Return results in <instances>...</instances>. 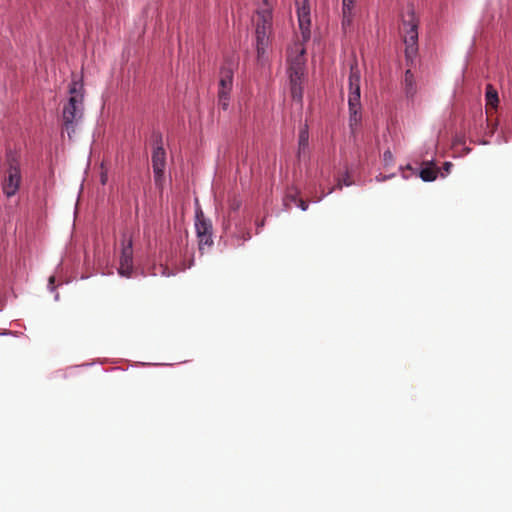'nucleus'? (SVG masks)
<instances>
[{
  "mask_svg": "<svg viewBox=\"0 0 512 512\" xmlns=\"http://www.w3.org/2000/svg\"><path fill=\"white\" fill-rule=\"evenodd\" d=\"M404 89L407 97H413L416 93L415 78L410 69H407L404 75Z\"/></svg>",
  "mask_w": 512,
  "mask_h": 512,
  "instance_id": "nucleus-11",
  "label": "nucleus"
},
{
  "mask_svg": "<svg viewBox=\"0 0 512 512\" xmlns=\"http://www.w3.org/2000/svg\"><path fill=\"white\" fill-rule=\"evenodd\" d=\"M199 238V250L210 247L213 244L212 233L197 235Z\"/></svg>",
  "mask_w": 512,
  "mask_h": 512,
  "instance_id": "nucleus-18",
  "label": "nucleus"
},
{
  "mask_svg": "<svg viewBox=\"0 0 512 512\" xmlns=\"http://www.w3.org/2000/svg\"><path fill=\"white\" fill-rule=\"evenodd\" d=\"M384 155L386 158H389V156H391V153L388 151V152H384Z\"/></svg>",
  "mask_w": 512,
  "mask_h": 512,
  "instance_id": "nucleus-27",
  "label": "nucleus"
},
{
  "mask_svg": "<svg viewBox=\"0 0 512 512\" xmlns=\"http://www.w3.org/2000/svg\"><path fill=\"white\" fill-rule=\"evenodd\" d=\"M133 272V245L132 239L123 237L118 273L123 277H131Z\"/></svg>",
  "mask_w": 512,
  "mask_h": 512,
  "instance_id": "nucleus-7",
  "label": "nucleus"
},
{
  "mask_svg": "<svg viewBox=\"0 0 512 512\" xmlns=\"http://www.w3.org/2000/svg\"><path fill=\"white\" fill-rule=\"evenodd\" d=\"M297 207H299L301 210L303 211H306L307 208H308V204L306 201H304L303 199H299L297 204H296Z\"/></svg>",
  "mask_w": 512,
  "mask_h": 512,
  "instance_id": "nucleus-22",
  "label": "nucleus"
},
{
  "mask_svg": "<svg viewBox=\"0 0 512 512\" xmlns=\"http://www.w3.org/2000/svg\"><path fill=\"white\" fill-rule=\"evenodd\" d=\"M270 28H261L260 22L256 23V49L258 59L261 61L269 44Z\"/></svg>",
  "mask_w": 512,
  "mask_h": 512,
  "instance_id": "nucleus-9",
  "label": "nucleus"
},
{
  "mask_svg": "<svg viewBox=\"0 0 512 512\" xmlns=\"http://www.w3.org/2000/svg\"><path fill=\"white\" fill-rule=\"evenodd\" d=\"M22 181L21 172L18 164L15 161L9 163V168L6 171V175L2 181V191L7 197L14 196L19 188Z\"/></svg>",
  "mask_w": 512,
  "mask_h": 512,
  "instance_id": "nucleus-6",
  "label": "nucleus"
},
{
  "mask_svg": "<svg viewBox=\"0 0 512 512\" xmlns=\"http://www.w3.org/2000/svg\"><path fill=\"white\" fill-rule=\"evenodd\" d=\"M297 7L298 24L301 32L302 42L295 43L288 51V73L289 79H303L305 76V48L304 42H307L311 36V16L308 0H295Z\"/></svg>",
  "mask_w": 512,
  "mask_h": 512,
  "instance_id": "nucleus-1",
  "label": "nucleus"
},
{
  "mask_svg": "<svg viewBox=\"0 0 512 512\" xmlns=\"http://www.w3.org/2000/svg\"><path fill=\"white\" fill-rule=\"evenodd\" d=\"M384 155L386 158H389V156H391V153L388 151V152H384Z\"/></svg>",
  "mask_w": 512,
  "mask_h": 512,
  "instance_id": "nucleus-28",
  "label": "nucleus"
},
{
  "mask_svg": "<svg viewBox=\"0 0 512 512\" xmlns=\"http://www.w3.org/2000/svg\"><path fill=\"white\" fill-rule=\"evenodd\" d=\"M360 80H361V72L359 70L357 61L354 60L350 65V73H349V95H348V106H349V126L351 132L354 134L357 127L359 126L362 116H361V92H360Z\"/></svg>",
  "mask_w": 512,
  "mask_h": 512,
  "instance_id": "nucleus-3",
  "label": "nucleus"
},
{
  "mask_svg": "<svg viewBox=\"0 0 512 512\" xmlns=\"http://www.w3.org/2000/svg\"><path fill=\"white\" fill-rule=\"evenodd\" d=\"M197 235L212 233V225L203 216H197L195 224Z\"/></svg>",
  "mask_w": 512,
  "mask_h": 512,
  "instance_id": "nucleus-16",
  "label": "nucleus"
},
{
  "mask_svg": "<svg viewBox=\"0 0 512 512\" xmlns=\"http://www.w3.org/2000/svg\"><path fill=\"white\" fill-rule=\"evenodd\" d=\"M152 167L156 184H159L164 175L166 166V152L161 145L154 148L152 153Z\"/></svg>",
  "mask_w": 512,
  "mask_h": 512,
  "instance_id": "nucleus-8",
  "label": "nucleus"
},
{
  "mask_svg": "<svg viewBox=\"0 0 512 512\" xmlns=\"http://www.w3.org/2000/svg\"><path fill=\"white\" fill-rule=\"evenodd\" d=\"M302 79H290L291 95L294 100L301 101L303 97Z\"/></svg>",
  "mask_w": 512,
  "mask_h": 512,
  "instance_id": "nucleus-15",
  "label": "nucleus"
},
{
  "mask_svg": "<svg viewBox=\"0 0 512 512\" xmlns=\"http://www.w3.org/2000/svg\"><path fill=\"white\" fill-rule=\"evenodd\" d=\"M84 116V87L79 81L69 85V98L62 108V128L71 139Z\"/></svg>",
  "mask_w": 512,
  "mask_h": 512,
  "instance_id": "nucleus-2",
  "label": "nucleus"
},
{
  "mask_svg": "<svg viewBox=\"0 0 512 512\" xmlns=\"http://www.w3.org/2000/svg\"><path fill=\"white\" fill-rule=\"evenodd\" d=\"M352 9L349 7H342V13H343V19H342V26L345 28L347 26H350L352 23Z\"/></svg>",
  "mask_w": 512,
  "mask_h": 512,
  "instance_id": "nucleus-19",
  "label": "nucleus"
},
{
  "mask_svg": "<svg viewBox=\"0 0 512 512\" xmlns=\"http://www.w3.org/2000/svg\"><path fill=\"white\" fill-rule=\"evenodd\" d=\"M233 63H226L220 68L218 102L226 110L229 106L230 93L233 87Z\"/></svg>",
  "mask_w": 512,
  "mask_h": 512,
  "instance_id": "nucleus-5",
  "label": "nucleus"
},
{
  "mask_svg": "<svg viewBox=\"0 0 512 512\" xmlns=\"http://www.w3.org/2000/svg\"><path fill=\"white\" fill-rule=\"evenodd\" d=\"M308 146H309V132H308L307 125H305L299 131V137H298V156L299 157H301V155H305L307 153Z\"/></svg>",
  "mask_w": 512,
  "mask_h": 512,
  "instance_id": "nucleus-10",
  "label": "nucleus"
},
{
  "mask_svg": "<svg viewBox=\"0 0 512 512\" xmlns=\"http://www.w3.org/2000/svg\"><path fill=\"white\" fill-rule=\"evenodd\" d=\"M418 23L413 7H409L402 24L404 43L406 45L405 55L408 60L412 59L418 50Z\"/></svg>",
  "mask_w": 512,
  "mask_h": 512,
  "instance_id": "nucleus-4",
  "label": "nucleus"
},
{
  "mask_svg": "<svg viewBox=\"0 0 512 512\" xmlns=\"http://www.w3.org/2000/svg\"><path fill=\"white\" fill-rule=\"evenodd\" d=\"M452 166H453V165H452V163H450V162H446V163L444 164V168H445V170H446L447 172H449V171H450V168H451Z\"/></svg>",
  "mask_w": 512,
  "mask_h": 512,
  "instance_id": "nucleus-25",
  "label": "nucleus"
},
{
  "mask_svg": "<svg viewBox=\"0 0 512 512\" xmlns=\"http://www.w3.org/2000/svg\"><path fill=\"white\" fill-rule=\"evenodd\" d=\"M100 180H101L102 185H105L106 182H107V174L106 173H102Z\"/></svg>",
  "mask_w": 512,
  "mask_h": 512,
  "instance_id": "nucleus-24",
  "label": "nucleus"
},
{
  "mask_svg": "<svg viewBox=\"0 0 512 512\" xmlns=\"http://www.w3.org/2000/svg\"><path fill=\"white\" fill-rule=\"evenodd\" d=\"M437 175L438 169L433 164H430L420 171L421 179L426 182L434 181L437 178Z\"/></svg>",
  "mask_w": 512,
  "mask_h": 512,
  "instance_id": "nucleus-14",
  "label": "nucleus"
},
{
  "mask_svg": "<svg viewBox=\"0 0 512 512\" xmlns=\"http://www.w3.org/2000/svg\"><path fill=\"white\" fill-rule=\"evenodd\" d=\"M54 281H55V277H54V276H51V277L49 278V284H50V285H52V284L54 283Z\"/></svg>",
  "mask_w": 512,
  "mask_h": 512,
  "instance_id": "nucleus-26",
  "label": "nucleus"
},
{
  "mask_svg": "<svg viewBox=\"0 0 512 512\" xmlns=\"http://www.w3.org/2000/svg\"><path fill=\"white\" fill-rule=\"evenodd\" d=\"M355 0H343V6L342 7H349L353 8Z\"/></svg>",
  "mask_w": 512,
  "mask_h": 512,
  "instance_id": "nucleus-23",
  "label": "nucleus"
},
{
  "mask_svg": "<svg viewBox=\"0 0 512 512\" xmlns=\"http://www.w3.org/2000/svg\"><path fill=\"white\" fill-rule=\"evenodd\" d=\"M351 184H352V181L349 179V176H347L343 180H339L336 187L338 189H342L343 185L350 186Z\"/></svg>",
  "mask_w": 512,
  "mask_h": 512,
  "instance_id": "nucleus-20",
  "label": "nucleus"
},
{
  "mask_svg": "<svg viewBox=\"0 0 512 512\" xmlns=\"http://www.w3.org/2000/svg\"><path fill=\"white\" fill-rule=\"evenodd\" d=\"M260 22L261 28H272V13L269 9L257 12L256 23Z\"/></svg>",
  "mask_w": 512,
  "mask_h": 512,
  "instance_id": "nucleus-13",
  "label": "nucleus"
},
{
  "mask_svg": "<svg viewBox=\"0 0 512 512\" xmlns=\"http://www.w3.org/2000/svg\"><path fill=\"white\" fill-rule=\"evenodd\" d=\"M241 206V201L237 198H233L231 201H230V208L234 211L238 210Z\"/></svg>",
  "mask_w": 512,
  "mask_h": 512,
  "instance_id": "nucleus-21",
  "label": "nucleus"
},
{
  "mask_svg": "<svg viewBox=\"0 0 512 512\" xmlns=\"http://www.w3.org/2000/svg\"><path fill=\"white\" fill-rule=\"evenodd\" d=\"M300 198L298 197V191L297 190H290L288 191V193L286 194L285 198H284V205L287 209H290L292 207V205H296L298 200Z\"/></svg>",
  "mask_w": 512,
  "mask_h": 512,
  "instance_id": "nucleus-17",
  "label": "nucleus"
},
{
  "mask_svg": "<svg viewBox=\"0 0 512 512\" xmlns=\"http://www.w3.org/2000/svg\"><path fill=\"white\" fill-rule=\"evenodd\" d=\"M485 98H486V109L487 110H488V107L496 108L498 106V103H499L498 92L491 84H488L486 86Z\"/></svg>",
  "mask_w": 512,
  "mask_h": 512,
  "instance_id": "nucleus-12",
  "label": "nucleus"
}]
</instances>
